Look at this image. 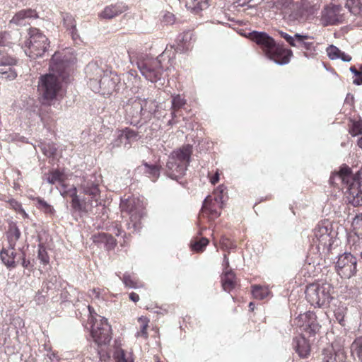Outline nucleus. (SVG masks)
Segmentation results:
<instances>
[{"mask_svg":"<svg viewBox=\"0 0 362 362\" xmlns=\"http://www.w3.org/2000/svg\"><path fill=\"white\" fill-rule=\"evenodd\" d=\"M21 259V265L25 268L30 271H32L34 267V264L31 263V262L29 259H26L25 257V254L22 252V255L20 257Z\"/></svg>","mask_w":362,"mask_h":362,"instance_id":"57","label":"nucleus"},{"mask_svg":"<svg viewBox=\"0 0 362 362\" xmlns=\"http://www.w3.org/2000/svg\"><path fill=\"white\" fill-rule=\"evenodd\" d=\"M60 298L64 302H72L73 300L71 299V296L69 291L66 289H64L62 291V293L60 294Z\"/></svg>","mask_w":362,"mask_h":362,"instance_id":"59","label":"nucleus"},{"mask_svg":"<svg viewBox=\"0 0 362 362\" xmlns=\"http://www.w3.org/2000/svg\"><path fill=\"white\" fill-rule=\"evenodd\" d=\"M220 244L221 249L223 250L234 249L235 247V245H234L226 237L221 238Z\"/></svg>","mask_w":362,"mask_h":362,"instance_id":"52","label":"nucleus"},{"mask_svg":"<svg viewBox=\"0 0 362 362\" xmlns=\"http://www.w3.org/2000/svg\"><path fill=\"white\" fill-rule=\"evenodd\" d=\"M147 327H148L147 323L141 325V331H140V332H137V336L141 335V336L144 337V338H147V337H148V334L146 332Z\"/></svg>","mask_w":362,"mask_h":362,"instance_id":"62","label":"nucleus"},{"mask_svg":"<svg viewBox=\"0 0 362 362\" xmlns=\"http://www.w3.org/2000/svg\"><path fill=\"white\" fill-rule=\"evenodd\" d=\"M68 66L69 61L66 56H62V54L59 52H55L52 55L50 62V69L59 76L65 77Z\"/></svg>","mask_w":362,"mask_h":362,"instance_id":"19","label":"nucleus"},{"mask_svg":"<svg viewBox=\"0 0 362 362\" xmlns=\"http://www.w3.org/2000/svg\"><path fill=\"white\" fill-rule=\"evenodd\" d=\"M334 313L336 320L341 325L345 326L344 317L346 314L347 308L345 304L339 302V300L334 298L329 306Z\"/></svg>","mask_w":362,"mask_h":362,"instance_id":"25","label":"nucleus"},{"mask_svg":"<svg viewBox=\"0 0 362 362\" xmlns=\"http://www.w3.org/2000/svg\"><path fill=\"white\" fill-rule=\"evenodd\" d=\"M112 231L117 237L122 236L124 239V244H126L127 241L125 239H127V234L122 230L121 226L119 224L116 223L115 226L112 227Z\"/></svg>","mask_w":362,"mask_h":362,"instance_id":"55","label":"nucleus"},{"mask_svg":"<svg viewBox=\"0 0 362 362\" xmlns=\"http://www.w3.org/2000/svg\"><path fill=\"white\" fill-rule=\"evenodd\" d=\"M235 274L231 269L223 272V275L221 277V284L224 291L230 292L235 288Z\"/></svg>","mask_w":362,"mask_h":362,"instance_id":"31","label":"nucleus"},{"mask_svg":"<svg viewBox=\"0 0 362 362\" xmlns=\"http://www.w3.org/2000/svg\"><path fill=\"white\" fill-rule=\"evenodd\" d=\"M314 237L313 243L316 244L318 251L323 253L329 252L334 243L332 230L329 223L319 224L313 230Z\"/></svg>","mask_w":362,"mask_h":362,"instance_id":"8","label":"nucleus"},{"mask_svg":"<svg viewBox=\"0 0 362 362\" xmlns=\"http://www.w3.org/2000/svg\"><path fill=\"white\" fill-rule=\"evenodd\" d=\"M122 281L126 286H129L130 288L135 287V284L133 281V280L131 279V276L129 274H124L123 275Z\"/></svg>","mask_w":362,"mask_h":362,"instance_id":"58","label":"nucleus"},{"mask_svg":"<svg viewBox=\"0 0 362 362\" xmlns=\"http://www.w3.org/2000/svg\"><path fill=\"white\" fill-rule=\"evenodd\" d=\"M21 233L16 223L13 221H11L8 223V228L6 232L8 245L11 247H15L16 242L21 238Z\"/></svg>","mask_w":362,"mask_h":362,"instance_id":"30","label":"nucleus"},{"mask_svg":"<svg viewBox=\"0 0 362 362\" xmlns=\"http://www.w3.org/2000/svg\"><path fill=\"white\" fill-rule=\"evenodd\" d=\"M105 240V242L104 243V247H105L106 250H112L116 246V240L112 235L107 233V238Z\"/></svg>","mask_w":362,"mask_h":362,"instance_id":"51","label":"nucleus"},{"mask_svg":"<svg viewBox=\"0 0 362 362\" xmlns=\"http://www.w3.org/2000/svg\"><path fill=\"white\" fill-rule=\"evenodd\" d=\"M349 132L353 136L362 134V122H354L350 128Z\"/></svg>","mask_w":362,"mask_h":362,"instance_id":"48","label":"nucleus"},{"mask_svg":"<svg viewBox=\"0 0 362 362\" xmlns=\"http://www.w3.org/2000/svg\"><path fill=\"white\" fill-rule=\"evenodd\" d=\"M168 53V50L165 49L156 58L137 62V67L141 75L151 83H156L164 78L165 71L168 69L170 60Z\"/></svg>","mask_w":362,"mask_h":362,"instance_id":"3","label":"nucleus"},{"mask_svg":"<svg viewBox=\"0 0 362 362\" xmlns=\"http://www.w3.org/2000/svg\"><path fill=\"white\" fill-rule=\"evenodd\" d=\"M335 268L341 278L350 279L356 274L357 259L350 252H344L338 256Z\"/></svg>","mask_w":362,"mask_h":362,"instance_id":"9","label":"nucleus"},{"mask_svg":"<svg viewBox=\"0 0 362 362\" xmlns=\"http://www.w3.org/2000/svg\"><path fill=\"white\" fill-rule=\"evenodd\" d=\"M60 88L59 81L53 74H46L40 77L39 90L46 100H52Z\"/></svg>","mask_w":362,"mask_h":362,"instance_id":"13","label":"nucleus"},{"mask_svg":"<svg viewBox=\"0 0 362 362\" xmlns=\"http://www.w3.org/2000/svg\"><path fill=\"white\" fill-rule=\"evenodd\" d=\"M63 25L66 28V30L73 29L76 27V21L72 15L68 13H62Z\"/></svg>","mask_w":362,"mask_h":362,"instance_id":"39","label":"nucleus"},{"mask_svg":"<svg viewBox=\"0 0 362 362\" xmlns=\"http://www.w3.org/2000/svg\"><path fill=\"white\" fill-rule=\"evenodd\" d=\"M339 59L343 62H349L351 61L352 57L341 50L340 54L339 55Z\"/></svg>","mask_w":362,"mask_h":362,"instance_id":"61","label":"nucleus"},{"mask_svg":"<svg viewBox=\"0 0 362 362\" xmlns=\"http://www.w3.org/2000/svg\"><path fill=\"white\" fill-rule=\"evenodd\" d=\"M342 7L340 5L330 4L325 6L321 11L320 23L324 26L337 25L342 22L341 14Z\"/></svg>","mask_w":362,"mask_h":362,"instance_id":"12","label":"nucleus"},{"mask_svg":"<svg viewBox=\"0 0 362 362\" xmlns=\"http://www.w3.org/2000/svg\"><path fill=\"white\" fill-rule=\"evenodd\" d=\"M352 223L354 226L362 227V214H356Z\"/></svg>","mask_w":362,"mask_h":362,"instance_id":"60","label":"nucleus"},{"mask_svg":"<svg viewBox=\"0 0 362 362\" xmlns=\"http://www.w3.org/2000/svg\"><path fill=\"white\" fill-rule=\"evenodd\" d=\"M359 74L361 76L360 78H356L353 81V83L356 86L362 85V65H360V69L358 70Z\"/></svg>","mask_w":362,"mask_h":362,"instance_id":"63","label":"nucleus"},{"mask_svg":"<svg viewBox=\"0 0 362 362\" xmlns=\"http://www.w3.org/2000/svg\"><path fill=\"white\" fill-rule=\"evenodd\" d=\"M80 189L85 195L90 197V199L95 202V206L101 204L99 181L95 174L83 176Z\"/></svg>","mask_w":362,"mask_h":362,"instance_id":"11","label":"nucleus"},{"mask_svg":"<svg viewBox=\"0 0 362 362\" xmlns=\"http://www.w3.org/2000/svg\"><path fill=\"white\" fill-rule=\"evenodd\" d=\"M107 234L105 233H98L92 235L91 239L93 243L98 245H102L105 243V239L107 238Z\"/></svg>","mask_w":362,"mask_h":362,"instance_id":"50","label":"nucleus"},{"mask_svg":"<svg viewBox=\"0 0 362 362\" xmlns=\"http://www.w3.org/2000/svg\"><path fill=\"white\" fill-rule=\"evenodd\" d=\"M278 34L281 37L284 38L290 46L298 47L296 44V34L294 36H291L282 30H279Z\"/></svg>","mask_w":362,"mask_h":362,"instance_id":"46","label":"nucleus"},{"mask_svg":"<svg viewBox=\"0 0 362 362\" xmlns=\"http://www.w3.org/2000/svg\"><path fill=\"white\" fill-rule=\"evenodd\" d=\"M16 64V58L9 54L5 49H0V74L2 78L10 81L15 79L17 73L13 66Z\"/></svg>","mask_w":362,"mask_h":362,"instance_id":"15","label":"nucleus"},{"mask_svg":"<svg viewBox=\"0 0 362 362\" xmlns=\"http://www.w3.org/2000/svg\"><path fill=\"white\" fill-rule=\"evenodd\" d=\"M119 81V77L115 73L105 71V73L98 81V84L93 86L92 90L103 95H111L113 92L119 91L118 84Z\"/></svg>","mask_w":362,"mask_h":362,"instance_id":"10","label":"nucleus"},{"mask_svg":"<svg viewBox=\"0 0 362 362\" xmlns=\"http://www.w3.org/2000/svg\"><path fill=\"white\" fill-rule=\"evenodd\" d=\"M35 202L36 207L40 211H43L45 214H48L49 216H54L55 214V210L52 206L48 204L45 200L42 198L38 197L33 199Z\"/></svg>","mask_w":362,"mask_h":362,"instance_id":"33","label":"nucleus"},{"mask_svg":"<svg viewBox=\"0 0 362 362\" xmlns=\"http://www.w3.org/2000/svg\"><path fill=\"white\" fill-rule=\"evenodd\" d=\"M333 289L328 283L309 284L305 290V297L308 301L313 306L318 308H327L334 299L331 296L330 291Z\"/></svg>","mask_w":362,"mask_h":362,"instance_id":"6","label":"nucleus"},{"mask_svg":"<svg viewBox=\"0 0 362 362\" xmlns=\"http://www.w3.org/2000/svg\"><path fill=\"white\" fill-rule=\"evenodd\" d=\"M16 256L15 247L9 245L7 248H3L0 252L1 259L8 269H13L17 266V262L15 260Z\"/></svg>","mask_w":362,"mask_h":362,"instance_id":"23","label":"nucleus"},{"mask_svg":"<svg viewBox=\"0 0 362 362\" xmlns=\"http://www.w3.org/2000/svg\"><path fill=\"white\" fill-rule=\"evenodd\" d=\"M345 6L354 15H362V0H346Z\"/></svg>","mask_w":362,"mask_h":362,"instance_id":"37","label":"nucleus"},{"mask_svg":"<svg viewBox=\"0 0 362 362\" xmlns=\"http://www.w3.org/2000/svg\"><path fill=\"white\" fill-rule=\"evenodd\" d=\"M296 44L298 48H303L306 51L315 52L316 51V46L313 41H308L309 39H313L308 35H303L296 33Z\"/></svg>","mask_w":362,"mask_h":362,"instance_id":"28","label":"nucleus"},{"mask_svg":"<svg viewBox=\"0 0 362 362\" xmlns=\"http://www.w3.org/2000/svg\"><path fill=\"white\" fill-rule=\"evenodd\" d=\"M5 202H7L9 204V206L17 213L23 209L21 204L13 198L6 200Z\"/></svg>","mask_w":362,"mask_h":362,"instance_id":"56","label":"nucleus"},{"mask_svg":"<svg viewBox=\"0 0 362 362\" xmlns=\"http://www.w3.org/2000/svg\"><path fill=\"white\" fill-rule=\"evenodd\" d=\"M141 104L142 105L143 117L146 120H149L152 117H159L158 115V103L155 99L141 98Z\"/></svg>","mask_w":362,"mask_h":362,"instance_id":"20","label":"nucleus"},{"mask_svg":"<svg viewBox=\"0 0 362 362\" xmlns=\"http://www.w3.org/2000/svg\"><path fill=\"white\" fill-rule=\"evenodd\" d=\"M121 136L124 137V146H130L132 141H137L141 139L139 133L129 127H126L121 130Z\"/></svg>","mask_w":362,"mask_h":362,"instance_id":"32","label":"nucleus"},{"mask_svg":"<svg viewBox=\"0 0 362 362\" xmlns=\"http://www.w3.org/2000/svg\"><path fill=\"white\" fill-rule=\"evenodd\" d=\"M37 259L40 260V264L44 266H47L49 263V257L42 243L38 245Z\"/></svg>","mask_w":362,"mask_h":362,"instance_id":"38","label":"nucleus"},{"mask_svg":"<svg viewBox=\"0 0 362 362\" xmlns=\"http://www.w3.org/2000/svg\"><path fill=\"white\" fill-rule=\"evenodd\" d=\"M251 289L252 294L256 299L263 300L270 294V291L268 288L260 285H253L252 286Z\"/></svg>","mask_w":362,"mask_h":362,"instance_id":"35","label":"nucleus"},{"mask_svg":"<svg viewBox=\"0 0 362 362\" xmlns=\"http://www.w3.org/2000/svg\"><path fill=\"white\" fill-rule=\"evenodd\" d=\"M192 152L191 144H185L174 150L169 156L166 164L167 175L176 180L184 176L191 162Z\"/></svg>","mask_w":362,"mask_h":362,"instance_id":"2","label":"nucleus"},{"mask_svg":"<svg viewBox=\"0 0 362 362\" xmlns=\"http://www.w3.org/2000/svg\"><path fill=\"white\" fill-rule=\"evenodd\" d=\"M85 72L86 77L89 78V86L92 89L93 88V86L98 84V81L104 74V73H105V71L99 67L96 63L91 62L89 63L85 68Z\"/></svg>","mask_w":362,"mask_h":362,"instance_id":"21","label":"nucleus"},{"mask_svg":"<svg viewBox=\"0 0 362 362\" xmlns=\"http://www.w3.org/2000/svg\"><path fill=\"white\" fill-rule=\"evenodd\" d=\"M208 244L209 240L206 238H202L200 240L192 243L191 248L193 251L199 252H202Z\"/></svg>","mask_w":362,"mask_h":362,"instance_id":"41","label":"nucleus"},{"mask_svg":"<svg viewBox=\"0 0 362 362\" xmlns=\"http://www.w3.org/2000/svg\"><path fill=\"white\" fill-rule=\"evenodd\" d=\"M111 326L110 325H105L104 327L98 325H92L91 336L93 341L98 345H105L108 344L112 339Z\"/></svg>","mask_w":362,"mask_h":362,"instance_id":"17","label":"nucleus"},{"mask_svg":"<svg viewBox=\"0 0 362 362\" xmlns=\"http://www.w3.org/2000/svg\"><path fill=\"white\" fill-rule=\"evenodd\" d=\"M124 137L121 136V130L118 132V134L115 139L112 141L110 144V148L112 149L116 147H119L121 144H124Z\"/></svg>","mask_w":362,"mask_h":362,"instance_id":"54","label":"nucleus"},{"mask_svg":"<svg viewBox=\"0 0 362 362\" xmlns=\"http://www.w3.org/2000/svg\"><path fill=\"white\" fill-rule=\"evenodd\" d=\"M193 33L190 30H187L180 34L177 37V42L180 43L187 44L189 43L193 38Z\"/></svg>","mask_w":362,"mask_h":362,"instance_id":"45","label":"nucleus"},{"mask_svg":"<svg viewBox=\"0 0 362 362\" xmlns=\"http://www.w3.org/2000/svg\"><path fill=\"white\" fill-rule=\"evenodd\" d=\"M38 15L35 10L28 8L23 9L16 13L12 18L11 23L17 25H25L27 19L37 18Z\"/></svg>","mask_w":362,"mask_h":362,"instance_id":"24","label":"nucleus"},{"mask_svg":"<svg viewBox=\"0 0 362 362\" xmlns=\"http://www.w3.org/2000/svg\"><path fill=\"white\" fill-rule=\"evenodd\" d=\"M119 207L122 212H126L130 216L132 223L128 224V228H134V231L136 230L137 221H139L145 215L143 204L139 199L129 198L122 200Z\"/></svg>","mask_w":362,"mask_h":362,"instance_id":"7","label":"nucleus"},{"mask_svg":"<svg viewBox=\"0 0 362 362\" xmlns=\"http://www.w3.org/2000/svg\"><path fill=\"white\" fill-rule=\"evenodd\" d=\"M39 148L42 153L48 158H54L57 155V147L52 142L42 143L39 145Z\"/></svg>","mask_w":362,"mask_h":362,"instance_id":"36","label":"nucleus"},{"mask_svg":"<svg viewBox=\"0 0 362 362\" xmlns=\"http://www.w3.org/2000/svg\"><path fill=\"white\" fill-rule=\"evenodd\" d=\"M68 31L74 41L79 39V35L78 34L76 27L74 28L73 29L69 30Z\"/></svg>","mask_w":362,"mask_h":362,"instance_id":"64","label":"nucleus"},{"mask_svg":"<svg viewBox=\"0 0 362 362\" xmlns=\"http://www.w3.org/2000/svg\"><path fill=\"white\" fill-rule=\"evenodd\" d=\"M327 53L329 57V58L331 60H335L339 59V55L340 54L341 50L336 46L332 45H329L327 49Z\"/></svg>","mask_w":362,"mask_h":362,"instance_id":"47","label":"nucleus"},{"mask_svg":"<svg viewBox=\"0 0 362 362\" xmlns=\"http://www.w3.org/2000/svg\"><path fill=\"white\" fill-rule=\"evenodd\" d=\"M293 346L299 357L308 358L310 354V346L305 336H299L293 338Z\"/></svg>","mask_w":362,"mask_h":362,"instance_id":"22","label":"nucleus"},{"mask_svg":"<svg viewBox=\"0 0 362 362\" xmlns=\"http://www.w3.org/2000/svg\"><path fill=\"white\" fill-rule=\"evenodd\" d=\"M322 362H344L346 354L342 349H335L333 344H327L322 349L321 354Z\"/></svg>","mask_w":362,"mask_h":362,"instance_id":"18","label":"nucleus"},{"mask_svg":"<svg viewBox=\"0 0 362 362\" xmlns=\"http://www.w3.org/2000/svg\"><path fill=\"white\" fill-rule=\"evenodd\" d=\"M337 180H340L347 187L346 192L349 194V202L354 206H358L362 204V189L361 180L362 174L358 173L356 175L352 174L351 169L346 165L341 166L338 173H336Z\"/></svg>","mask_w":362,"mask_h":362,"instance_id":"4","label":"nucleus"},{"mask_svg":"<svg viewBox=\"0 0 362 362\" xmlns=\"http://www.w3.org/2000/svg\"><path fill=\"white\" fill-rule=\"evenodd\" d=\"M28 35V37L24 42L25 54L32 59L42 57L49 47V39L36 28H30Z\"/></svg>","mask_w":362,"mask_h":362,"instance_id":"5","label":"nucleus"},{"mask_svg":"<svg viewBox=\"0 0 362 362\" xmlns=\"http://www.w3.org/2000/svg\"><path fill=\"white\" fill-rule=\"evenodd\" d=\"M124 110L127 114V117L131 118L130 124L132 125L141 127V125L138 126L139 124V120H135V119L139 117L144 118V112H142L143 107L142 105L141 104V98H137L134 100H129L124 106Z\"/></svg>","mask_w":362,"mask_h":362,"instance_id":"16","label":"nucleus"},{"mask_svg":"<svg viewBox=\"0 0 362 362\" xmlns=\"http://www.w3.org/2000/svg\"><path fill=\"white\" fill-rule=\"evenodd\" d=\"M252 41L258 45L265 56L274 61L276 64L283 66L290 62L293 51L284 48V43H278L265 32L254 30L250 33Z\"/></svg>","mask_w":362,"mask_h":362,"instance_id":"1","label":"nucleus"},{"mask_svg":"<svg viewBox=\"0 0 362 362\" xmlns=\"http://www.w3.org/2000/svg\"><path fill=\"white\" fill-rule=\"evenodd\" d=\"M202 209L207 211L211 217H218L220 216V212L212 208L211 201L208 202V197L204 200Z\"/></svg>","mask_w":362,"mask_h":362,"instance_id":"43","label":"nucleus"},{"mask_svg":"<svg viewBox=\"0 0 362 362\" xmlns=\"http://www.w3.org/2000/svg\"><path fill=\"white\" fill-rule=\"evenodd\" d=\"M126 10L127 7L122 4H112L106 6L100 16L104 19H112Z\"/></svg>","mask_w":362,"mask_h":362,"instance_id":"26","label":"nucleus"},{"mask_svg":"<svg viewBox=\"0 0 362 362\" xmlns=\"http://www.w3.org/2000/svg\"><path fill=\"white\" fill-rule=\"evenodd\" d=\"M142 165L144 167V173L153 182L156 181L160 175L161 166L158 164H150L143 161Z\"/></svg>","mask_w":362,"mask_h":362,"instance_id":"29","label":"nucleus"},{"mask_svg":"<svg viewBox=\"0 0 362 362\" xmlns=\"http://www.w3.org/2000/svg\"><path fill=\"white\" fill-rule=\"evenodd\" d=\"M351 354L354 358H358V362H362V337L356 338L352 342Z\"/></svg>","mask_w":362,"mask_h":362,"instance_id":"34","label":"nucleus"},{"mask_svg":"<svg viewBox=\"0 0 362 362\" xmlns=\"http://www.w3.org/2000/svg\"><path fill=\"white\" fill-rule=\"evenodd\" d=\"M63 181V173L57 170H53L50 172L49 175L47 178V182L49 184L54 185L56 182H61Z\"/></svg>","mask_w":362,"mask_h":362,"instance_id":"40","label":"nucleus"},{"mask_svg":"<svg viewBox=\"0 0 362 362\" xmlns=\"http://www.w3.org/2000/svg\"><path fill=\"white\" fill-rule=\"evenodd\" d=\"M60 193L61 195L64 197L67 196L70 197L71 200H74L75 199L78 198V195L77 194V189L74 186L68 189H64L63 191H61Z\"/></svg>","mask_w":362,"mask_h":362,"instance_id":"49","label":"nucleus"},{"mask_svg":"<svg viewBox=\"0 0 362 362\" xmlns=\"http://www.w3.org/2000/svg\"><path fill=\"white\" fill-rule=\"evenodd\" d=\"M296 320L297 321L296 325L301 327L303 331L308 334V337L314 336L321 328L314 312L308 311L301 314Z\"/></svg>","mask_w":362,"mask_h":362,"instance_id":"14","label":"nucleus"},{"mask_svg":"<svg viewBox=\"0 0 362 362\" xmlns=\"http://www.w3.org/2000/svg\"><path fill=\"white\" fill-rule=\"evenodd\" d=\"M186 103V100L180 95L173 96L172 98V109L177 110L182 107Z\"/></svg>","mask_w":362,"mask_h":362,"instance_id":"44","label":"nucleus"},{"mask_svg":"<svg viewBox=\"0 0 362 362\" xmlns=\"http://www.w3.org/2000/svg\"><path fill=\"white\" fill-rule=\"evenodd\" d=\"M171 49H175V52H173V55L172 57H175V52H182V53L186 52L189 49V45L180 43V42H177V45L176 46L172 45Z\"/></svg>","mask_w":362,"mask_h":362,"instance_id":"53","label":"nucleus"},{"mask_svg":"<svg viewBox=\"0 0 362 362\" xmlns=\"http://www.w3.org/2000/svg\"><path fill=\"white\" fill-rule=\"evenodd\" d=\"M71 207L76 212L88 213L95 206V202L90 199H81L79 197L71 200Z\"/></svg>","mask_w":362,"mask_h":362,"instance_id":"27","label":"nucleus"},{"mask_svg":"<svg viewBox=\"0 0 362 362\" xmlns=\"http://www.w3.org/2000/svg\"><path fill=\"white\" fill-rule=\"evenodd\" d=\"M293 2V0H272L273 7L278 10L290 8Z\"/></svg>","mask_w":362,"mask_h":362,"instance_id":"42","label":"nucleus"}]
</instances>
